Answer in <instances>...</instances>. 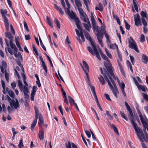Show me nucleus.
<instances>
[{
  "label": "nucleus",
  "mask_w": 148,
  "mask_h": 148,
  "mask_svg": "<svg viewBox=\"0 0 148 148\" xmlns=\"http://www.w3.org/2000/svg\"><path fill=\"white\" fill-rule=\"evenodd\" d=\"M107 44L108 46L110 48V49H114L115 47H116L117 48V50L118 51H119L118 47V45L115 43L111 44V42Z\"/></svg>",
  "instance_id": "obj_22"
},
{
  "label": "nucleus",
  "mask_w": 148,
  "mask_h": 148,
  "mask_svg": "<svg viewBox=\"0 0 148 148\" xmlns=\"http://www.w3.org/2000/svg\"><path fill=\"white\" fill-rule=\"evenodd\" d=\"M120 113L121 115V116L122 117V118L124 119L125 120H126L127 121L128 120L127 118L126 117L125 114L123 111H120Z\"/></svg>",
  "instance_id": "obj_43"
},
{
  "label": "nucleus",
  "mask_w": 148,
  "mask_h": 148,
  "mask_svg": "<svg viewBox=\"0 0 148 148\" xmlns=\"http://www.w3.org/2000/svg\"><path fill=\"white\" fill-rule=\"evenodd\" d=\"M81 66H82V68L83 69V70H84V72L86 75V77H87V79L88 81V84L90 87V89L91 88V87H93V86H92V85H91V83H90V82H89V77L88 76V73H87V72L85 71V70L84 69V68H83V66H82V65H81Z\"/></svg>",
  "instance_id": "obj_25"
},
{
  "label": "nucleus",
  "mask_w": 148,
  "mask_h": 148,
  "mask_svg": "<svg viewBox=\"0 0 148 148\" xmlns=\"http://www.w3.org/2000/svg\"><path fill=\"white\" fill-rule=\"evenodd\" d=\"M7 65L5 62L3 61L1 62V65L0 66V69L1 72L4 74V70H5L6 69Z\"/></svg>",
  "instance_id": "obj_20"
},
{
  "label": "nucleus",
  "mask_w": 148,
  "mask_h": 148,
  "mask_svg": "<svg viewBox=\"0 0 148 148\" xmlns=\"http://www.w3.org/2000/svg\"><path fill=\"white\" fill-rule=\"evenodd\" d=\"M81 19L84 22L87 23L86 24L83 23V25L86 29L88 32L90 31V27H91L90 23L88 18L86 14L80 16Z\"/></svg>",
  "instance_id": "obj_2"
},
{
  "label": "nucleus",
  "mask_w": 148,
  "mask_h": 148,
  "mask_svg": "<svg viewBox=\"0 0 148 148\" xmlns=\"http://www.w3.org/2000/svg\"><path fill=\"white\" fill-rule=\"evenodd\" d=\"M67 12L68 15L72 19H74L75 20V19L78 18L76 14L74 13L72 11L71 12L69 9V8H67Z\"/></svg>",
  "instance_id": "obj_13"
},
{
  "label": "nucleus",
  "mask_w": 148,
  "mask_h": 148,
  "mask_svg": "<svg viewBox=\"0 0 148 148\" xmlns=\"http://www.w3.org/2000/svg\"><path fill=\"white\" fill-rule=\"evenodd\" d=\"M68 97L70 103H71L72 102L74 104V103H75L74 100L72 99L70 96H68Z\"/></svg>",
  "instance_id": "obj_55"
},
{
  "label": "nucleus",
  "mask_w": 148,
  "mask_h": 148,
  "mask_svg": "<svg viewBox=\"0 0 148 148\" xmlns=\"http://www.w3.org/2000/svg\"><path fill=\"white\" fill-rule=\"evenodd\" d=\"M93 95H96V92L95 91V87H91L90 89Z\"/></svg>",
  "instance_id": "obj_61"
},
{
  "label": "nucleus",
  "mask_w": 148,
  "mask_h": 148,
  "mask_svg": "<svg viewBox=\"0 0 148 148\" xmlns=\"http://www.w3.org/2000/svg\"><path fill=\"white\" fill-rule=\"evenodd\" d=\"M106 114L107 115L108 117V119L111 120L112 119V116L109 113L108 111L107 110L106 111Z\"/></svg>",
  "instance_id": "obj_48"
},
{
  "label": "nucleus",
  "mask_w": 148,
  "mask_h": 148,
  "mask_svg": "<svg viewBox=\"0 0 148 148\" xmlns=\"http://www.w3.org/2000/svg\"><path fill=\"white\" fill-rule=\"evenodd\" d=\"M104 96L109 101H111V99L110 98L109 96L107 94H105Z\"/></svg>",
  "instance_id": "obj_64"
},
{
  "label": "nucleus",
  "mask_w": 148,
  "mask_h": 148,
  "mask_svg": "<svg viewBox=\"0 0 148 148\" xmlns=\"http://www.w3.org/2000/svg\"><path fill=\"white\" fill-rule=\"evenodd\" d=\"M129 113V115H128V116L129 117V119H130V118H131L132 119H133L134 117V115L133 113H132V110L128 111Z\"/></svg>",
  "instance_id": "obj_49"
},
{
  "label": "nucleus",
  "mask_w": 148,
  "mask_h": 148,
  "mask_svg": "<svg viewBox=\"0 0 148 148\" xmlns=\"http://www.w3.org/2000/svg\"><path fill=\"white\" fill-rule=\"evenodd\" d=\"M5 79H6V80H7V82H9V77H8V73L7 71L5 70Z\"/></svg>",
  "instance_id": "obj_54"
},
{
  "label": "nucleus",
  "mask_w": 148,
  "mask_h": 148,
  "mask_svg": "<svg viewBox=\"0 0 148 148\" xmlns=\"http://www.w3.org/2000/svg\"><path fill=\"white\" fill-rule=\"evenodd\" d=\"M99 8H100L99 11L102 12L103 10V6L101 3H99Z\"/></svg>",
  "instance_id": "obj_60"
},
{
  "label": "nucleus",
  "mask_w": 148,
  "mask_h": 148,
  "mask_svg": "<svg viewBox=\"0 0 148 148\" xmlns=\"http://www.w3.org/2000/svg\"><path fill=\"white\" fill-rule=\"evenodd\" d=\"M39 121L38 123L41 126L43 124V119L42 116L41 114H40L39 115Z\"/></svg>",
  "instance_id": "obj_29"
},
{
  "label": "nucleus",
  "mask_w": 148,
  "mask_h": 148,
  "mask_svg": "<svg viewBox=\"0 0 148 148\" xmlns=\"http://www.w3.org/2000/svg\"><path fill=\"white\" fill-rule=\"evenodd\" d=\"M47 22L48 25L52 28H53V26L52 25L51 23V21H50V20H49V18H48L47 16Z\"/></svg>",
  "instance_id": "obj_53"
},
{
  "label": "nucleus",
  "mask_w": 148,
  "mask_h": 148,
  "mask_svg": "<svg viewBox=\"0 0 148 148\" xmlns=\"http://www.w3.org/2000/svg\"><path fill=\"white\" fill-rule=\"evenodd\" d=\"M33 51L34 52V54H35L36 56H38V51L36 49V48L33 45Z\"/></svg>",
  "instance_id": "obj_52"
},
{
  "label": "nucleus",
  "mask_w": 148,
  "mask_h": 148,
  "mask_svg": "<svg viewBox=\"0 0 148 148\" xmlns=\"http://www.w3.org/2000/svg\"><path fill=\"white\" fill-rule=\"evenodd\" d=\"M75 5L77 7L80 16L84 15L86 13L82 8V5L80 0H74Z\"/></svg>",
  "instance_id": "obj_5"
},
{
  "label": "nucleus",
  "mask_w": 148,
  "mask_h": 148,
  "mask_svg": "<svg viewBox=\"0 0 148 148\" xmlns=\"http://www.w3.org/2000/svg\"><path fill=\"white\" fill-rule=\"evenodd\" d=\"M106 82H108L110 89L112 91L114 96L116 98L117 97V94H119V91L117 86L113 87L109 79H107Z\"/></svg>",
  "instance_id": "obj_7"
},
{
  "label": "nucleus",
  "mask_w": 148,
  "mask_h": 148,
  "mask_svg": "<svg viewBox=\"0 0 148 148\" xmlns=\"http://www.w3.org/2000/svg\"><path fill=\"white\" fill-rule=\"evenodd\" d=\"M104 34L105 35V37L107 39L106 42L107 43V44L108 45V43L110 42V40L109 39V36L108 34L106 33V31H104Z\"/></svg>",
  "instance_id": "obj_32"
},
{
  "label": "nucleus",
  "mask_w": 148,
  "mask_h": 148,
  "mask_svg": "<svg viewBox=\"0 0 148 148\" xmlns=\"http://www.w3.org/2000/svg\"><path fill=\"white\" fill-rule=\"evenodd\" d=\"M75 30L76 34L78 37H81L82 41L84 42L85 41V38L84 36L83 31H81L79 32V31L77 29H75Z\"/></svg>",
  "instance_id": "obj_16"
},
{
  "label": "nucleus",
  "mask_w": 148,
  "mask_h": 148,
  "mask_svg": "<svg viewBox=\"0 0 148 148\" xmlns=\"http://www.w3.org/2000/svg\"><path fill=\"white\" fill-rule=\"evenodd\" d=\"M37 119H36V118H35V119L34 120L32 123L31 124V130L32 131L34 129L36 125Z\"/></svg>",
  "instance_id": "obj_30"
},
{
  "label": "nucleus",
  "mask_w": 148,
  "mask_h": 148,
  "mask_svg": "<svg viewBox=\"0 0 148 148\" xmlns=\"http://www.w3.org/2000/svg\"><path fill=\"white\" fill-rule=\"evenodd\" d=\"M8 94L11 97L13 98H15V94L13 91L11 90L9 91Z\"/></svg>",
  "instance_id": "obj_42"
},
{
  "label": "nucleus",
  "mask_w": 148,
  "mask_h": 148,
  "mask_svg": "<svg viewBox=\"0 0 148 148\" xmlns=\"http://www.w3.org/2000/svg\"><path fill=\"white\" fill-rule=\"evenodd\" d=\"M5 41L6 43V44L7 46V47H6L5 48V51L7 52L6 49H7L9 53L10 54L12 55H13V51L9 47V44L8 41L6 39H5Z\"/></svg>",
  "instance_id": "obj_19"
},
{
  "label": "nucleus",
  "mask_w": 148,
  "mask_h": 148,
  "mask_svg": "<svg viewBox=\"0 0 148 148\" xmlns=\"http://www.w3.org/2000/svg\"><path fill=\"white\" fill-rule=\"evenodd\" d=\"M18 85L21 90L23 87V84L21 82L19 79L18 82Z\"/></svg>",
  "instance_id": "obj_45"
},
{
  "label": "nucleus",
  "mask_w": 148,
  "mask_h": 148,
  "mask_svg": "<svg viewBox=\"0 0 148 148\" xmlns=\"http://www.w3.org/2000/svg\"><path fill=\"white\" fill-rule=\"evenodd\" d=\"M125 23V27L126 29L127 30H129L130 28V26L127 22L125 20H124Z\"/></svg>",
  "instance_id": "obj_50"
},
{
  "label": "nucleus",
  "mask_w": 148,
  "mask_h": 148,
  "mask_svg": "<svg viewBox=\"0 0 148 148\" xmlns=\"http://www.w3.org/2000/svg\"><path fill=\"white\" fill-rule=\"evenodd\" d=\"M21 91L22 90L23 91L24 95L25 96V97L27 98L28 97H29V96L28 95V93H29V91L28 89V88L27 87L24 86V87H23L21 90Z\"/></svg>",
  "instance_id": "obj_18"
},
{
  "label": "nucleus",
  "mask_w": 148,
  "mask_h": 148,
  "mask_svg": "<svg viewBox=\"0 0 148 148\" xmlns=\"http://www.w3.org/2000/svg\"><path fill=\"white\" fill-rule=\"evenodd\" d=\"M5 36L10 40V44L11 47L15 46V45L13 42V37L12 36L10 32H8L5 33Z\"/></svg>",
  "instance_id": "obj_9"
},
{
  "label": "nucleus",
  "mask_w": 148,
  "mask_h": 148,
  "mask_svg": "<svg viewBox=\"0 0 148 148\" xmlns=\"http://www.w3.org/2000/svg\"><path fill=\"white\" fill-rule=\"evenodd\" d=\"M134 20L135 25L136 26H138L140 23V18L138 14H137L136 15L134 16Z\"/></svg>",
  "instance_id": "obj_15"
},
{
  "label": "nucleus",
  "mask_w": 148,
  "mask_h": 148,
  "mask_svg": "<svg viewBox=\"0 0 148 148\" xmlns=\"http://www.w3.org/2000/svg\"><path fill=\"white\" fill-rule=\"evenodd\" d=\"M98 79L101 84L104 85L105 84L106 82L101 75H100L99 76Z\"/></svg>",
  "instance_id": "obj_23"
},
{
  "label": "nucleus",
  "mask_w": 148,
  "mask_h": 148,
  "mask_svg": "<svg viewBox=\"0 0 148 148\" xmlns=\"http://www.w3.org/2000/svg\"><path fill=\"white\" fill-rule=\"evenodd\" d=\"M103 63L105 67L110 75L111 76H112L114 79L116 80V77L113 73V71L112 69V67L110 62L109 60L108 59L104 61L103 62Z\"/></svg>",
  "instance_id": "obj_1"
},
{
  "label": "nucleus",
  "mask_w": 148,
  "mask_h": 148,
  "mask_svg": "<svg viewBox=\"0 0 148 148\" xmlns=\"http://www.w3.org/2000/svg\"><path fill=\"white\" fill-rule=\"evenodd\" d=\"M85 133L88 138H90L91 137L90 132L88 131L85 130Z\"/></svg>",
  "instance_id": "obj_59"
},
{
  "label": "nucleus",
  "mask_w": 148,
  "mask_h": 148,
  "mask_svg": "<svg viewBox=\"0 0 148 148\" xmlns=\"http://www.w3.org/2000/svg\"><path fill=\"white\" fill-rule=\"evenodd\" d=\"M140 40L141 42H143L145 41V36L143 34H141L140 38Z\"/></svg>",
  "instance_id": "obj_41"
},
{
  "label": "nucleus",
  "mask_w": 148,
  "mask_h": 148,
  "mask_svg": "<svg viewBox=\"0 0 148 148\" xmlns=\"http://www.w3.org/2000/svg\"><path fill=\"white\" fill-rule=\"evenodd\" d=\"M54 21L58 28L60 29V24L59 21L56 18H55Z\"/></svg>",
  "instance_id": "obj_37"
},
{
  "label": "nucleus",
  "mask_w": 148,
  "mask_h": 148,
  "mask_svg": "<svg viewBox=\"0 0 148 148\" xmlns=\"http://www.w3.org/2000/svg\"><path fill=\"white\" fill-rule=\"evenodd\" d=\"M119 87L123 93V94L125 97H126V95L124 90V88L125 87V85L124 83L123 82L121 84L120 83L119 84Z\"/></svg>",
  "instance_id": "obj_21"
},
{
  "label": "nucleus",
  "mask_w": 148,
  "mask_h": 148,
  "mask_svg": "<svg viewBox=\"0 0 148 148\" xmlns=\"http://www.w3.org/2000/svg\"><path fill=\"white\" fill-rule=\"evenodd\" d=\"M94 29L96 30L97 32L96 36L98 41L101 46L103 47V45L101 39L103 38V34L100 32V30H99L98 27L95 29Z\"/></svg>",
  "instance_id": "obj_6"
},
{
  "label": "nucleus",
  "mask_w": 148,
  "mask_h": 148,
  "mask_svg": "<svg viewBox=\"0 0 148 148\" xmlns=\"http://www.w3.org/2000/svg\"><path fill=\"white\" fill-rule=\"evenodd\" d=\"M84 34L86 38L90 42V44L91 45L92 47L95 46V43L92 40L89 34L87 32H84Z\"/></svg>",
  "instance_id": "obj_14"
},
{
  "label": "nucleus",
  "mask_w": 148,
  "mask_h": 148,
  "mask_svg": "<svg viewBox=\"0 0 148 148\" xmlns=\"http://www.w3.org/2000/svg\"><path fill=\"white\" fill-rule=\"evenodd\" d=\"M143 96L144 98L148 101V95L145 93H143Z\"/></svg>",
  "instance_id": "obj_58"
},
{
  "label": "nucleus",
  "mask_w": 148,
  "mask_h": 148,
  "mask_svg": "<svg viewBox=\"0 0 148 148\" xmlns=\"http://www.w3.org/2000/svg\"><path fill=\"white\" fill-rule=\"evenodd\" d=\"M143 127H146L147 128H148V122H147L145 121L142 122Z\"/></svg>",
  "instance_id": "obj_57"
},
{
  "label": "nucleus",
  "mask_w": 148,
  "mask_h": 148,
  "mask_svg": "<svg viewBox=\"0 0 148 148\" xmlns=\"http://www.w3.org/2000/svg\"><path fill=\"white\" fill-rule=\"evenodd\" d=\"M83 64L84 66H85V68L86 69L89 71V67L88 64L87 63L85 62L84 61H82Z\"/></svg>",
  "instance_id": "obj_44"
},
{
  "label": "nucleus",
  "mask_w": 148,
  "mask_h": 148,
  "mask_svg": "<svg viewBox=\"0 0 148 148\" xmlns=\"http://www.w3.org/2000/svg\"><path fill=\"white\" fill-rule=\"evenodd\" d=\"M98 50L101 56V57L104 60H105V61L109 59L106 57V56L105 55L103 54L100 48H99Z\"/></svg>",
  "instance_id": "obj_24"
},
{
  "label": "nucleus",
  "mask_w": 148,
  "mask_h": 148,
  "mask_svg": "<svg viewBox=\"0 0 148 148\" xmlns=\"http://www.w3.org/2000/svg\"><path fill=\"white\" fill-rule=\"evenodd\" d=\"M10 27L11 32L14 35L15 34V32L14 29H13V26L12 25H10Z\"/></svg>",
  "instance_id": "obj_62"
},
{
  "label": "nucleus",
  "mask_w": 148,
  "mask_h": 148,
  "mask_svg": "<svg viewBox=\"0 0 148 148\" xmlns=\"http://www.w3.org/2000/svg\"><path fill=\"white\" fill-rule=\"evenodd\" d=\"M11 48L12 49H14V51L13 52V54L14 56L16 58H19L22 60V57L21 53L20 52H18V54H17L18 49L16 45L14 46H13V47H11Z\"/></svg>",
  "instance_id": "obj_10"
},
{
  "label": "nucleus",
  "mask_w": 148,
  "mask_h": 148,
  "mask_svg": "<svg viewBox=\"0 0 148 148\" xmlns=\"http://www.w3.org/2000/svg\"><path fill=\"white\" fill-rule=\"evenodd\" d=\"M110 126L112 128L114 132L116 133L117 134L119 135V133L118 132V130L117 129V127L114 125L110 123L109 124Z\"/></svg>",
  "instance_id": "obj_27"
},
{
  "label": "nucleus",
  "mask_w": 148,
  "mask_h": 148,
  "mask_svg": "<svg viewBox=\"0 0 148 148\" xmlns=\"http://www.w3.org/2000/svg\"><path fill=\"white\" fill-rule=\"evenodd\" d=\"M128 42L129 47L131 49H133L139 53V51L138 49L137 45L132 37H130V38L128 39Z\"/></svg>",
  "instance_id": "obj_3"
},
{
  "label": "nucleus",
  "mask_w": 148,
  "mask_h": 148,
  "mask_svg": "<svg viewBox=\"0 0 148 148\" xmlns=\"http://www.w3.org/2000/svg\"><path fill=\"white\" fill-rule=\"evenodd\" d=\"M92 25L93 28H94V29L97 28L98 27L95 21L94 22H92Z\"/></svg>",
  "instance_id": "obj_63"
},
{
  "label": "nucleus",
  "mask_w": 148,
  "mask_h": 148,
  "mask_svg": "<svg viewBox=\"0 0 148 148\" xmlns=\"http://www.w3.org/2000/svg\"><path fill=\"white\" fill-rule=\"evenodd\" d=\"M3 19V21L5 24V26L6 28L8 29L9 28V25L8 21V18L10 17L9 15L2 16Z\"/></svg>",
  "instance_id": "obj_12"
},
{
  "label": "nucleus",
  "mask_w": 148,
  "mask_h": 148,
  "mask_svg": "<svg viewBox=\"0 0 148 148\" xmlns=\"http://www.w3.org/2000/svg\"><path fill=\"white\" fill-rule=\"evenodd\" d=\"M130 120L131 121V124L134 128L136 133L137 132L140 131H141V129L140 127H138V125L133 120V119H132L131 118H130Z\"/></svg>",
  "instance_id": "obj_11"
},
{
  "label": "nucleus",
  "mask_w": 148,
  "mask_h": 148,
  "mask_svg": "<svg viewBox=\"0 0 148 148\" xmlns=\"http://www.w3.org/2000/svg\"><path fill=\"white\" fill-rule=\"evenodd\" d=\"M138 88L139 90H142L143 91L145 92L146 91L145 86H143L140 85L138 86Z\"/></svg>",
  "instance_id": "obj_47"
},
{
  "label": "nucleus",
  "mask_w": 148,
  "mask_h": 148,
  "mask_svg": "<svg viewBox=\"0 0 148 148\" xmlns=\"http://www.w3.org/2000/svg\"><path fill=\"white\" fill-rule=\"evenodd\" d=\"M23 141L22 139L20 140L19 144L18 145V146L19 148H21L23 146Z\"/></svg>",
  "instance_id": "obj_56"
},
{
  "label": "nucleus",
  "mask_w": 148,
  "mask_h": 148,
  "mask_svg": "<svg viewBox=\"0 0 148 148\" xmlns=\"http://www.w3.org/2000/svg\"><path fill=\"white\" fill-rule=\"evenodd\" d=\"M34 110L35 113V118L36 119H38V116L39 115V114L38 110L36 106L34 107Z\"/></svg>",
  "instance_id": "obj_39"
},
{
  "label": "nucleus",
  "mask_w": 148,
  "mask_h": 148,
  "mask_svg": "<svg viewBox=\"0 0 148 148\" xmlns=\"http://www.w3.org/2000/svg\"><path fill=\"white\" fill-rule=\"evenodd\" d=\"M9 103L12 109H17L20 107L19 101L16 99H15V100L13 99H12Z\"/></svg>",
  "instance_id": "obj_8"
},
{
  "label": "nucleus",
  "mask_w": 148,
  "mask_h": 148,
  "mask_svg": "<svg viewBox=\"0 0 148 148\" xmlns=\"http://www.w3.org/2000/svg\"><path fill=\"white\" fill-rule=\"evenodd\" d=\"M84 3L88 10H89L88 3H89V0H83Z\"/></svg>",
  "instance_id": "obj_46"
},
{
  "label": "nucleus",
  "mask_w": 148,
  "mask_h": 148,
  "mask_svg": "<svg viewBox=\"0 0 148 148\" xmlns=\"http://www.w3.org/2000/svg\"><path fill=\"white\" fill-rule=\"evenodd\" d=\"M1 11L2 16L8 15V14H7L8 12L6 10H3L1 9Z\"/></svg>",
  "instance_id": "obj_38"
},
{
  "label": "nucleus",
  "mask_w": 148,
  "mask_h": 148,
  "mask_svg": "<svg viewBox=\"0 0 148 148\" xmlns=\"http://www.w3.org/2000/svg\"><path fill=\"white\" fill-rule=\"evenodd\" d=\"M105 51H106V54L108 56V57L110 58H112V56L111 54V53L109 52L108 50L106 48H105Z\"/></svg>",
  "instance_id": "obj_40"
},
{
  "label": "nucleus",
  "mask_w": 148,
  "mask_h": 148,
  "mask_svg": "<svg viewBox=\"0 0 148 148\" xmlns=\"http://www.w3.org/2000/svg\"><path fill=\"white\" fill-rule=\"evenodd\" d=\"M107 75H108V78H109L110 79L111 82L112 83V84H113L114 87H116L117 86H116V84H115L114 81V80L112 79V78L111 77H112V76H111V75H109V73H107Z\"/></svg>",
  "instance_id": "obj_34"
},
{
  "label": "nucleus",
  "mask_w": 148,
  "mask_h": 148,
  "mask_svg": "<svg viewBox=\"0 0 148 148\" xmlns=\"http://www.w3.org/2000/svg\"><path fill=\"white\" fill-rule=\"evenodd\" d=\"M39 59L40 61L42 63V66L43 68V69L44 70L46 74L47 73V68L46 65L43 61V59L42 57L41 56H39Z\"/></svg>",
  "instance_id": "obj_17"
},
{
  "label": "nucleus",
  "mask_w": 148,
  "mask_h": 148,
  "mask_svg": "<svg viewBox=\"0 0 148 148\" xmlns=\"http://www.w3.org/2000/svg\"><path fill=\"white\" fill-rule=\"evenodd\" d=\"M140 14L141 16V18H147V14L146 12L142 11L140 13Z\"/></svg>",
  "instance_id": "obj_36"
},
{
  "label": "nucleus",
  "mask_w": 148,
  "mask_h": 148,
  "mask_svg": "<svg viewBox=\"0 0 148 148\" xmlns=\"http://www.w3.org/2000/svg\"><path fill=\"white\" fill-rule=\"evenodd\" d=\"M92 47L93 49V51L91 48L90 46L87 47L88 51L92 55L94 56L95 55L97 59L99 60H101V58L99 54V53L98 51L96 46H94Z\"/></svg>",
  "instance_id": "obj_4"
},
{
  "label": "nucleus",
  "mask_w": 148,
  "mask_h": 148,
  "mask_svg": "<svg viewBox=\"0 0 148 148\" xmlns=\"http://www.w3.org/2000/svg\"><path fill=\"white\" fill-rule=\"evenodd\" d=\"M133 3L134 6L135 10L138 12V8L137 4V2L136 0H133Z\"/></svg>",
  "instance_id": "obj_33"
},
{
  "label": "nucleus",
  "mask_w": 148,
  "mask_h": 148,
  "mask_svg": "<svg viewBox=\"0 0 148 148\" xmlns=\"http://www.w3.org/2000/svg\"><path fill=\"white\" fill-rule=\"evenodd\" d=\"M100 71L101 72V74L103 75V76L105 78V79L106 80H106H107V79H109L108 77V75H107V73H108L106 71V73H104L103 72V71H102V69L101 68H100Z\"/></svg>",
  "instance_id": "obj_31"
},
{
  "label": "nucleus",
  "mask_w": 148,
  "mask_h": 148,
  "mask_svg": "<svg viewBox=\"0 0 148 148\" xmlns=\"http://www.w3.org/2000/svg\"><path fill=\"white\" fill-rule=\"evenodd\" d=\"M143 59L144 60L143 62L145 64H147L148 62V56L147 57L144 54H143L142 57Z\"/></svg>",
  "instance_id": "obj_35"
},
{
  "label": "nucleus",
  "mask_w": 148,
  "mask_h": 148,
  "mask_svg": "<svg viewBox=\"0 0 148 148\" xmlns=\"http://www.w3.org/2000/svg\"><path fill=\"white\" fill-rule=\"evenodd\" d=\"M141 20L143 25L145 26H147V24L145 19L143 18H141Z\"/></svg>",
  "instance_id": "obj_51"
},
{
  "label": "nucleus",
  "mask_w": 148,
  "mask_h": 148,
  "mask_svg": "<svg viewBox=\"0 0 148 148\" xmlns=\"http://www.w3.org/2000/svg\"><path fill=\"white\" fill-rule=\"evenodd\" d=\"M44 130L43 129H42L41 131L40 132L39 134V138L40 140H42L43 139L44 137Z\"/></svg>",
  "instance_id": "obj_26"
},
{
  "label": "nucleus",
  "mask_w": 148,
  "mask_h": 148,
  "mask_svg": "<svg viewBox=\"0 0 148 148\" xmlns=\"http://www.w3.org/2000/svg\"><path fill=\"white\" fill-rule=\"evenodd\" d=\"M20 69L19 67L18 66H16V69H14V71L15 73H14V76H17L18 78V79H20V76L18 72L17 71H19Z\"/></svg>",
  "instance_id": "obj_28"
}]
</instances>
